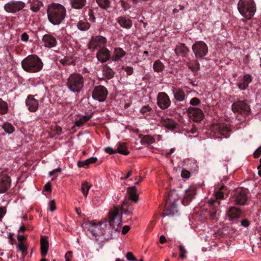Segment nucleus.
Instances as JSON below:
<instances>
[{
	"mask_svg": "<svg viewBox=\"0 0 261 261\" xmlns=\"http://www.w3.org/2000/svg\"><path fill=\"white\" fill-rule=\"evenodd\" d=\"M121 225V216L117 208H112L109 212V219L96 223L93 221L86 220L83 227L90 231L93 236L105 235L112 238L113 234L119 231Z\"/></svg>",
	"mask_w": 261,
	"mask_h": 261,
	"instance_id": "f257e3e1",
	"label": "nucleus"
},
{
	"mask_svg": "<svg viewBox=\"0 0 261 261\" xmlns=\"http://www.w3.org/2000/svg\"><path fill=\"white\" fill-rule=\"evenodd\" d=\"M47 14L49 21L54 25H59L66 15L65 8L58 3H53L48 6Z\"/></svg>",
	"mask_w": 261,
	"mask_h": 261,
	"instance_id": "f03ea898",
	"label": "nucleus"
},
{
	"mask_svg": "<svg viewBox=\"0 0 261 261\" xmlns=\"http://www.w3.org/2000/svg\"><path fill=\"white\" fill-rule=\"evenodd\" d=\"M21 66L27 72H37L42 69L43 63L37 56L31 55L22 61Z\"/></svg>",
	"mask_w": 261,
	"mask_h": 261,
	"instance_id": "7ed1b4c3",
	"label": "nucleus"
},
{
	"mask_svg": "<svg viewBox=\"0 0 261 261\" xmlns=\"http://www.w3.org/2000/svg\"><path fill=\"white\" fill-rule=\"evenodd\" d=\"M84 79L81 74L74 73L69 75L67 80L66 86L72 92H80L84 87Z\"/></svg>",
	"mask_w": 261,
	"mask_h": 261,
	"instance_id": "20e7f679",
	"label": "nucleus"
},
{
	"mask_svg": "<svg viewBox=\"0 0 261 261\" xmlns=\"http://www.w3.org/2000/svg\"><path fill=\"white\" fill-rule=\"evenodd\" d=\"M179 199V196L176 191H171L168 195V198L166 204V208L163 214V217L173 216L177 213L176 202Z\"/></svg>",
	"mask_w": 261,
	"mask_h": 261,
	"instance_id": "39448f33",
	"label": "nucleus"
},
{
	"mask_svg": "<svg viewBox=\"0 0 261 261\" xmlns=\"http://www.w3.org/2000/svg\"><path fill=\"white\" fill-rule=\"evenodd\" d=\"M238 9L240 14L245 17L252 16L256 12L254 0H240L238 4Z\"/></svg>",
	"mask_w": 261,
	"mask_h": 261,
	"instance_id": "423d86ee",
	"label": "nucleus"
},
{
	"mask_svg": "<svg viewBox=\"0 0 261 261\" xmlns=\"http://www.w3.org/2000/svg\"><path fill=\"white\" fill-rule=\"evenodd\" d=\"M192 49L196 58L203 59L208 53V47L202 41H196L192 45Z\"/></svg>",
	"mask_w": 261,
	"mask_h": 261,
	"instance_id": "0eeeda50",
	"label": "nucleus"
},
{
	"mask_svg": "<svg viewBox=\"0 0 261 261\" xmlns=\"http://www.w3.org/2000/svg\"><path fill=\"white\" fill-rule=\"evenodd\" d=\"M25 6V4L22 1L11 0L4 5V9L8 13H15L22 10Z\"/></svg>",
	"mask_w": 261,
	"mask_h": 261,
	"instance_id": "6e6552de",
	"label": "nucleus"
},
{
	"mask_svg": "<svg viewBox=\"0 0 261 261\" xmlns=\"http://www.w3.org/2000/svg\"><path fill=\"white\" fill-rule=\"evenodd\" d=\"M108 91L106 87L99 85L96 86L92 92V98L99 102H103L106 99Z\"/></svg>",
	"mask_w": 261,
	"mask_h": 261,
	"instance_id": "1a4fd4ad",
	"label": "nucleus"
},
{
	"mask_svg": "<svg viewBox=\"0 0 261 261\" xmlns=\"http://www.w3.org/2000/svg\"><path fill=\"white\" fill-rule=\"evenodd\" d=\"M232 110L234 113L247 115L250 111L249 106L244 101H238L232 105Z\"/></svg>",
	"mask_w": 261,
	"mask_h": 261,
	"instance_id": "9d476101",
	"label": "nucleus"
},
{
	"mask_svg": "<svg viewBox=\"0 0 261 261\" xmlns=\"http://www.w3.org/2000/svg\"><path fill=\"white\" fill-rule=\"evenodd\" d=\"M157 105L162 110L169 108L171 105L170 99L165 92H159L157 96Z\"/></svg>",
	"mask_w": 261,
	"mask_h": 261,
	"instance_id": "9b49d317",
	"label": "nucleus"
},
{
	"mask_svg": "<svg viewBox=\"0 0 261 261\" xmlns=\"http://www.w3.org/2000/svg\"><path fill=\"white\" fill-rule=\"evenodd\" d=\"M107 42L106 37L102 36H96L91 38L89 43V48L94 50L96 48L104 46Z\"/></svg>",
	"mask_w": 261,
	"mask_h": 261,
	"instance_id": "f8f14e48",
	"label": "nucleus"
},
{
	"mask_svg": "<svg viewBox=\"0 0 261 261\" xmlns=\"http://www.w3.org/2000/svg\"><path fill=\"white\" fill-rule=\"evenodd\" d=\"M190 116L195 122H199L204 118V114L202 111L197 108L190 107L187 111Z\"/></svg>",
	"mask_w": 261,
	"mask_h": 261,
	"instance_id": "ddd939ff",
	"label": "nucleus"
},
{
	"mask_svg": "<svg viewBox=\"0 0 261 261\" xmlns=\"http://www.w3.org/2000/svg\"><path fill=\"white\" fill-rule=\"evenodd\" d=\"M232 200L234 201L236 203L239 205H244L247 199V196L245 192L242 189H238L233 197Z\"/></svg>",
	"mask_w": 261,
	"mask_h": 261,
	"instance_id": "4468645a",
	"label": "nucleus"
},
{
	"mask_svg": "<svg viewBox=\"0 0 261 261\" xmlns=\"http://www.w3.org/2000/svg\"><path fill=\"white\" fill-rule=\"evenodd\" d=\"M113 208H117L121 217L123 214L127 216L132 215L133 214L134 208L129 203V200H126L123 202L120 209L117 207H114Z\"/></svg>",
	"mask_w": 261,
	"mask_h": 261,
	"instance_id": "2eb2a0df",
	"label": "nucleus"
},
{
	"mask_svg": "<svg viewBox=\"0 0 261 261\" xmlns=\"http://www.w3.org/2000/svg\"><path fill=\"white\" fill-rule=\"evenodd\" d=\"M111 57L110 51L106 47L100 48L97 53V60L101 63H105L108 61Z\"/></svg>",
	"mask_w": 261,
	"mask_h": 261,
	"instance_id": "dca6fc26",
	"label": "nucleus"
},
{
	"mask_svg": "<svg viewBox=\"0 0 261 261\" xmlns=\"http://www.w3.org/2000/svg\"><path fill=\"white\" fill-rule=\"evenodd\" d=\"M42 40L44 46L48 48L55 47L57 43L56 38L50 34L44 35Z\"/></svg>",
	"mask_w": 261,
	"mask_h": 261,
	"instance_id": "f3484780",
	"label": "nucleus"
},
{
	"mask_svg": "<svg viewBox=\"0 0 261 261\" xmlns=\"http://www.w3.org/2000/svg\"><path fill=\"white\" fill-rule=\"evenodd\" d=\"M26 105L31 112H35L38 108V101L32 95L28 96L25 100Z\"/></svg>",
	"mask_w": 261,
	"mask_h": 261,
	"instance_id": "a211bd4d",
	"label": "nucleus"
},
{
	"mask_svg": "<svg viewBox=\"0 0 261 261\" xmlns=\"http://www.w3.org/2000/svg\"><path fill=\"white\" fill-rule=\"evenodd\" d=\"M11 186L10 178L5 176L0 179V194L5 193Z\"/></svg>",
	"mask_w": 261,
	"mask_h": 261,
	"instance_id": "6ab92c4d",
	"label": "nucleus"
},
{
	"mask_svg": "<svg viewBox=\"0 0 261 261\" xmlns=\"http://www.w3.org/2000/svg\"><path fill=\"white\" fill-rule=\"evenodd\" d=\"M252 77L249 74H245L242 79L238 84V88L241 90H245L248 86L249 84L251 82Z\"/></svg>",
	"mask_w": 261,
	"mask_h": 261,
	"instance_id": "aec40b11",
	"label": "nucleus"
},
{
	"mask_svg": "<svg viewBox=\"0 0 261 261\" xmlns=\"http://www.w3.org/2000/svg\"><path fill=\"white\" fill-rule=\"evenodd\" d=\"M174 51L177 56L186 57L188 55L189 49L185 44L179 43L175 48Z\"/></svg>",
	"mask_w": 261,
	"mask_h": 261,
	"instance_id": "412c9836",
	"label": "nucleus"
},
{
	"mask_svg": "<svg viewBox=\"0 0 261 261\" xmlns=\"http://www.w3.org/2000/svg\"><path fill=\"white\" fill-rule=\"evenodd\" d=\"M220 190L221 189L215 194L216 199H211L207 201V203L212 208L218 206L220 204V201L218 199L223 198L224 197L223 193Z\"/></svg>",
	"mask_w": 261,
	"mask_h": 261,
	"instance_id": "4be33fe9",
	"label": "nucleus"
},
{
	"mask_svg": "<svg viewBox=\"0 0 261 261\" xmlns=\"http://www.w3.org/2000/svg\"><path fill=\"white\" fill-rule=\"evenodd\" d=\"M116 20L118 24L124 29H129L132 27V20L129 18L120 16L117 18Z\"/></svg>",
	"mask_w": 261,
	"mask_h": 261,
	"instance_id": "5701e85b",
	"label": "nucleus"
},
{
	"mask_svg": "<svg viewBox=\"0 0 261 261\" xmlns=\"http://www.w3.org/2000/svg\"><path fill=\"white\" fill-rule=\"evenodd\" d=\"M196 194V189L194 187H191L185 190L184 198L182 202H185L184 204H188L189 201L192 200Z\"/></svg>",
	"mask_w": 261,
	"mask_h": 261,
	"instance_id": "b1692460",
	"label": "nucleus"
},
{
	"mask_svg": "<svg viewBox=\"0 0 261 261\" xmlns=\"http://www.w3.org/2000/svg\"><path fill=\"white\" fill-rule=\"evenodd\" d=\"M49 247L48 241L46 236H41L40 240L41 254L42 257H45L47 254Z\"/></svg>",
	"mask_w": 261,
	"mask_h": 261,
	"instance_id": "393cba45",
	"label": "nucleus"
},
{
	"mask_svg": "<svg viewBox=\"0 0 261 261\" xmlns=\"http://www.w3.org/2000/svg\"><path fill=\"white\" fill-rule=\"evenodd\" d=\"M137 189L135 186L129 187L127 188V193L129 196V200H131L137 203L139 200V195L137 194Z\"/></svg>",
	"mask_w": 261,
	"mask_h": 261,
	"instance_id": "a878e982",
	"label": "nucleus"
},
{
	"mask_svg": "<svg viewBox=\"0 0 261 261\" xmlns=\"http://www.w3.org/2000/svg\"><path fill=\"white\" fill-rule=\"evenodd\" d=\"M241 214V210L234 206L230 207L227 212V215L229 221H231L233 218H239Z\"/></svg>",
	"mask_w": 261,
	"mask_h": 261,
	"instance_id": "bb28decb",
	"label": "nucleus"
},
{
	"mask_svg": "<svg viewBox=\"0 0 261 261\" xmlns=\"http://www.w3.org/2000/svg\"><path fill=\"white\" fill-rule=\"evenodd\" d=\"M172 92L173 94L174 98L178 101H183L185 99V94L184 91L180 89H176L174 87L172 88Z\"/></svg>",
	"mask_w": 261,
	"mask_h": 261,
	"instance_id": "cd10ccee",
	"label": "nucleus"
},
{
	"mask_svg": "<svg viewBox=\"0 0 261 261\" xmlns=\"http://www.w3.org/2000/svg\"><path fill=\"white\" fill-rule=\"evenodd\" d=\"M125 55L126 53L122 48L120 47L115 48L112 56V60L115 62L118 61Z\"/></svg>",
	"mask_w": 261,
	"mask_h": 261,
	"instance_id": "c85d7f7f",
	"label": "nucleus"
},
{
	"mask_svg": "<svg viewBox=\"0 0 261 261\" xmlns=\"http://www.w3.org/2000/svg\"><path fill=\"white\" fill-rule=\"evenodd\" d=\"M215 128L217 130L218 133L225 137H227L229 132V129L227 126L224 123H219L216 124Z\"/></svg>",
	"mask_w": 261,
	"mask_h": 261,
	"instance_id": "c756f323",
	"label": "nucleus"
},
{
	"mask_svg": "<svg viewBox=\"0 0 261 261\" xmlns=\"http://www.w3.org/2000/svg\"><path fill=\"white\" fill-rule=\"evenodd\" d=\"M70 4L72 8L75 9H82L86 4V0H70Z\"/></svg>",
	"mask_w": 261,
	"mask_h": 261,
	"instance_id": "7c9ffc66",
	"label": "nucleus"
},
{
	"mask_svg": "<svg viewBox=\"0 0 261 261\" xmlns=\"http://www.w3.org/2000/svg\"><path fill=\"white\" fill-rule=\"evenodd\" d=\"M186 65L193 72H197L199 69V64L197 60H189Z\"/></svg>",
	"mask_w": 261,
	"mask_h": 261,
	"instance_id": "2f4dec72",
	"label": "nucleus"
},
{
	"mask_svg": "<svg viewBox=\"0 0 261 261\" xmlns=\"http://www.w3.org/2000/svg\"><path fill=\"white\" fill-rule=\"evenodd\" d=\"M97 161V159L96 157H91L84 161H79L77 165L79 167H84L86 166H88L90 164L95 163Z\"/></svg>",
	"mask_w": 261,
	"mask_h": 261,
	"instance_id": "473e14b6",
	"label": "nucleus"
},
{
	"mask_svg": "<svg viewBox=\"0 0 261 261\" xmlns=\"http://www.w3.org/2000/svg\"><path fill=\"white\" fill-rule=\"evenodd\" d=\"M90 24L86 19L80 20L77 24L78 29L82 31L88 30L90 28Z\"/></svg>",
	"mask_w": 261,
	"mask_h": 261,
	"instance_id": "72a5a7b5",
	"label": "nucleus"
},
{
	"mask_svg": "<svg viewBox=\"0 0 261 261\" xmlns=\"http://www.w3.org/2000/svg\"><path fill=\"white\" fill-rule=\"evenodd\" d=\"M91 118L90 115H84L76 120L75 124L77 126H82L85 122L88 121Z\"/></svg>",
	"mask_w": 261,
	"mask_h": 261,
	"instance_id": "f704fd0d",
	"label": "nucleus"
},
{
	"mask_svg": "<svg viewBox=\"0 0 261 261\" xmlns=\"http://www.w3.org/2000/svg\"><path fill=\"white\" fill-rule=\"evenodd\" d=\"M102 72L103 75L108 79H112L115 74L113 70L108 66L105 67L103 69Z\"/></svg>",
	"mask_w": 261,
	"mask_h": 261,
	"instance_id": "c9c22d12",
	"label": "nucleus"
},
{
	"mask_svg": "<svg viewBox=\"0 0 261 261\" xmlns=\"http://www.w3.org/2000/svg\"><path fill=\"white\" fill-rule=\"evenodd\" d=\"M153 68L154 71L157 72H161L164 68V65L160 60H156L153 65Z\"/></svg>",
	"mask_w": 261,
	"mask_h": 261,
	"instance_id": "e433bc0d",
	"label": "nucleus"
},
{
	"mask_svg": "<svg viewBox=\"0 0 261 261\" xmlns=\"http://www.w3.org/2000/svg\"><path fill=\"white\" fill-rule=\"evenodd\" d=\"M2 128L4 129L5 132L8 134H12L15 130L14 127L11 123L9 122L4 123L2 126Z\"/></svg>",
	"mask_w": 261,
	"mask_h": 261,
	"instance_id": "4c0bfd02",
	"label": "nucleus"
},
{
	"mask_svg": "<svg viewBox=\"0 0 261 261\" xmlns=\"http://www.w3.org/2000/svg\"><path fill=\"white\" fill-rule=\"evenodd\" d=\"M8 106L6 102L0 98V114L3 115L7 113Z\"/></svg>",
	"mask_w": 261,
	"mask_h": 261,
	"instance_id": "58836bf2",
	"label": "nucleus"
},
{
	"mask_svg": "<svg viewBox=\"0 0 261 261\" xmlns=\"http://www.w3.org/2000/svg\"><path fill=\"white\" fill-rule=\"evenodd\" d=\"M96 3L102 9L107 10L110 5V1L109 0H96Z\"/></svg>",
	"mask_w": 261,
	"mask_h": 261,
	"instance_id": "ea45409f",
	"label": "nucleus"
},
{
	"mask_svg": "<svg viewBox=\"0 0 261 261\" xmlns=\"http://www.w3.org/2000/svg\"><path fill=\"white\" fill-rule=\"evenodd\" d=\"M163 125L168 128L172 129L175 127V123L172 119H167L164 120L163 122Z\"/></svg>",
	"mask_w": 261,
	"mask_h": 261,
	"instance_id": "a19ab883",
	"label": "nucleus"
},
{
	"mask_svg": "<svg viewBox=\"0 0 261 261\" xmlns=\"http://www.w3.org/2000/svg\"><path fill=\"white\" fill-rule=\"evenodd\" d=\"M116 151L117 152L123 155H128L129 154V151H127L126 146L122 144H119L118 145Z\"/></svg>",
	"mask_w": 261,
	"mask_h": 261,
	"instance_id": "79ce46f5",
	"label": "nucleus"
},
{
	"mask_svg": "<svg viewBox=\"0 0 261 261\" xmlns=\"http://www.w3.org/2000/svg\"><path fill=\"white\" fill-rule=\"evenodd\" d=\"M90 188L91 185H90L87 182L85 181L82 183L81 190L83 194V195L85 197L87 196L89 190L90 189Z\"/></svg>",
	"mask_w": 261,
	"mask_h": 261,
	"instance_id": "37998d69",
	"label": "nucleus"
},
{
	"mask_svg": "<svg viewBox=\"0 0 261 261\" xmlns=\"http://www.w3.org/2000/svg\"><path fill=\"white\" fill-rule=\"evenodd\" d=\"M42 6L43 4L41 2H37V3L32 4L30 9L33 12H37L39 11Z\"/></svg>",
	"mask_w": 261,
	"mask_h": 261,
	"instance_id": "c03bdc74",
	"label": "nucleus"
},
{
	"mask_svg": "<svg viewBox=\"0 0 261 261\" xmlns=\"http://www.w3.org/2000/svg\"><path fill=\"white\" fill-rule=\"evenodd\" d=\"M179 250L180 257L182 259L185 258L186 257L187 251L184 246L182 245H180L179 246Z\"/></svg>",
	"mask_w": 261,
	"mask_h": 261,
	"instance_id": "a18cd8bd",
	"label": "nucleus"
},
{
	"mask_svg": "<svg viewBox=\"0 0 261 261\" xmlns=\"http://www.w3.org/2000/svg\"><path fill=\"white\" fill-rule=\"evenodd\" d=\"M17 248L19 250L22 252V253H24L27 252V247L22 242L19 243L17 246Z\"/></svg>",
	"mask_w": 261,
	"mask_h": 261,
	"instance_id": "49530a36",
	"label": "nucleus"
},
{
	"mask_svg": "<svg viewBox=\"0 0 261 261\" xmlns=\"http://www.w3.org/2000/svg\"><path fill=\"white\" fill-rule=\"evenodd\" d=\"M151 110V108H150L149 105H146L143 106L140 110V112L143 114H144L146 113L149 112Z\"/></svg>",
	"mask_w": 261,
	"mask_h": 261,
	"instance_id": "de8ad7c7",
	"label": "nucleus"
},
{
	"mask_svg": "<svg viewBox=\"0 0 261 261\" xmlns=\"http://www.w3.org/2000/svg\"><path fill=\"white\" fill-rule=\"evenodd\" d=\"M49 210L51 212H54L56 210V203L54 200H50L49 201Z\"/></svg>",
	"mask_w": 261,
	"mask_h": 261,
	"instance_id": "09e8293b",
	"label": "nucleus"
},
{
	"mask_svg": "<svg viewBox=\"0 0 261 261\" xmlns=\"http://www.w3.org/2000/svg\"><path fill=\"white\" fill-rule=\"evenodd\" d=\"M200 101V100L197 98V97H194L190 101V103L191 105L192 106H197L199 104Z\"/></svg>",
	"mask_w": 261,
	"mask_h": 261,
	"instance_id": "8fccbe9b",
	"label": "nucleus"
},
{
	"mask_svg": "<svg viewBox=\"0 0 261 261\" xmlns=\"http://www.w3.org/2000/svg\"><path fill=\"white\" fill-rule=\"evenodd\" d=\"M126 258L128 260L130 261H136L137 260L136 258L134 256L133 253L131 252H128L127 253L126 255Z\"/></svg>",
	"mask_w": 261,
	"mask_h": 261,
	"instance_id": "3c124183",
	"label": "nucleus"
},
{
	"mask_svg": "<svg viewBox=\"0 0 261 261\" xmlns=\"http://www.w3.org/2000/svg\"><path fill=\"white\" fill-rule=\"evenodd\" d=\"M7 212L6 207L5 206L0 207V221L2 219L5 215Z\"/></svg>",
	"mask_w": 261,
	"mask_h": 261,
	"instance_id": "603ef678",
	"label": "nucleus"
},
{
	"mask_svg": "<svg viewBox=\"0 0 261 261\" xmlns=\"http://www.w3.org/2000/svg\"><path fill=\"white\" fill-rule=\"evenodd\" d=\"M88 14L89 16V19L95 21V18L94 15V12L91 9H88Z\"/></svg>",
	"mask_w": 261,
	"mask_h": 261,
	"instance_id": "864d4df0",
	"label": "nucleus"
},
{
	"mask_svg": "<svg viewBox=\"0 0 261 261\" xmlns=\"http://www.w3.org/2000/svg\"><path fill=\"white\" fill-rule=\"evenodd\" d=\"M105 151L108 153H109L110 154H115L117 152V151L116 150H114L112 148L110 147H107L105 148Z\"/></svg>",
	"mask_w": 261,
	"mask_h": 261,
	"instance_id": "5fc2aeb1",
	"label": "nucleus"
},
{
	"mask_svg": "<svg viewBox=\"0 0 261 261\" xmlns=\"http://www.w3.org/2000/svg\"><path fill=\"white\" fill-rule=\"evenodd\" d=\"M261 154V146H259L257 149L255 150V151L253 153V155L254 158H258L259 157Z\"/></svg>",
	"mask_w": 261,
	"mask_h": 261,
	"instance_id": "6e6d98bb",
	"label": "nucleus"
},
{
	"mask_svg": "<svg viewBox=\"0 0 261 261\" xmlns=\"http://www.w3.org/2000/svg\"><path fill=\"white\" fill-rule=\"evenodd\" d=\"M124 70L126 74L128 75L132 74L134 71L133 68L130 66H127L124 68Z\"/></svg>",
	"mask_w": 261,
	"mask_h": 261,
	"instance_id": "4d7b16f0",
	"label": "nucleus"
},
{
	"mask_svg": "<svg viewBox=\"0 0 261 261\" xmlns=\"http://www.w3.org/2000/svg\"><path fill=\"white\" fill-rule=\"evenodd\" d=\"M181 176L184 178H188L190 176V173L187 170H182L181 173Z\"/></svg>",
	"mask_w": 261,
	"mask_h": 261,
	"instance_id": "13d9d810",
	"label": "nucleus"
},
{
	"mask_svg": "<svg viewBox=\"0 0 261 261\" xmlns=\"http://www.w3.org/2000/svg\"><path fill=\"white\" fill-rule=\"evenodd\" d=\"M29 37L28 34L24 32L21 35V40L24 42H27L29 40Z\"/></svg>",
	"mask_w": 261,
	"mask_h": 261,
	"instance_id": "bf43d9fd",
	"label": "nucleus"
},
{
	"mask_svg": "<svg viewBox=\"0 0 261 261\" xmlns=\"http://www.w3.org/2000/svg\"><path fill=\"white\" fill-rule=\"evenodd\" d=\"M72 256V252L71 251H68L65 255V260L66 261H71Z\"/></svg>",
	"mask_w": 261,
	"mask_h": 261,
	"instance_id": "052dcab7",
	"label": "nucleus"
},
{
	"mask_svg": "<svg viewBox=\"0 0 261 261\" xmlns=\"http://www.w3.org/2000/svg\"><path fill=\"white\" fill-rule=\"evenodd\" d=\"M121 5L122 7L123 8L124 11H126L127 9L129 8V6L127 4V3L124 1H121Z\"/></svg>",
	"mask_w": 261,
	"mask_h": 261,
	"instance_id": "680f3d73",
	"label": "nucleus"
},
{
	"mask_svg": "<svg viewBox=\"0 0 261 261\" xmlns=\"http://www.w3.org/2000/svg\"><path fill=\"white\" fill-rule=\"evenodd\" d=\"M217 212V211H214L210 213V218L211 220H214L215 218H216Z\"/></svg>",
	"mask_w": 261,
	"mask_h": 261,
	"instance_id": "e2e57ef3",
	"label": "nucleus"
},
{
	"mask_svg": "<svg viewBox=\"0 0 261 261\" xmlns=\"http://www.w3.org/2000/svg\"><path fill=\"white\" fill-rule=\"evenodd\" d=\"M129 229H130V227L129 226H128V225L124 226L122 228V233L123 234H126L129 231Z\"/></svg>",
	"mask_w": 261,
	"mask_h": 261,
	"instance_id": "0e129e2a",
	"label": "nucleus"
},
{
	"mask_svg": "<svg viewBox=\"0 0 261 261\" xmlns=\"http://www.w3.org/2000/svg\"><path fill=\"white\" fill-rule=\"evenodd\" d=\"M44 189L47 192H50L51 190V186L49 183H47L45 185Z\"/></svg>",
	"mask_w": 261,
	"mask_h": 261,
	"instance_id": "69168bd1",
	"label": "nucleus"
},
{
	"mask_svg": "<svg viewBox=\"0 0 261 261\" xmlns=\"http://www.w3.org/2000/svg\"><path fill=\"white\" fill-rule=\"evenodd\" d=\"M241 224L244 227H247L249 225V222L247 219H244L241 221Z\"/></svg>",
	"mask_w": 261,
	"mask_h": 261,
	"instance_id": "338daca9",
	"label": "nucleus"
},
{
	"mask_svg": "<svg viewBox=\"0 0 261 261\" xmlns=\"http://www.w3.org/2000/svg\"><path fill=\"white\" fill-rule=\"evenodd\" d=\"M26 239L25 237L23 235H18L17 236V240L20 243Z\"/></svg>",
	"mask_w": 261,
	"mask_h": 261,
	"instance_id": "774afa93",
	"label": "nucleus"
}]
</instances>
